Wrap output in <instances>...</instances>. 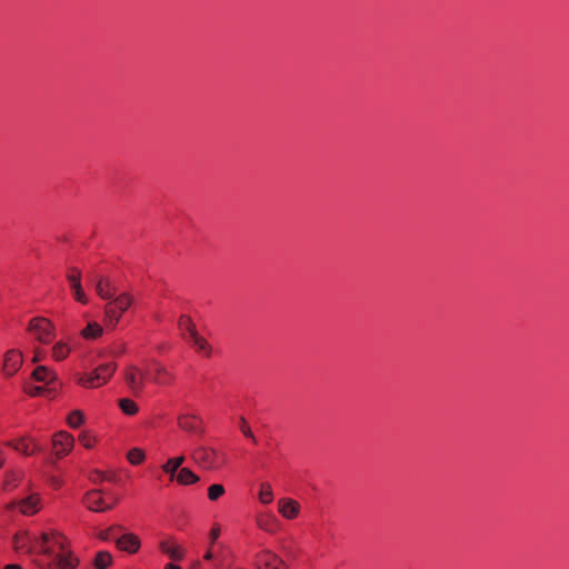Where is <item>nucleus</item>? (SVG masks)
Masks as SVG:
<instances>
[{
	"mask_svg": "<svg viewBox=\"0 0 569 569\" xmlns=\"http://www.w3.org/2000/svg\"><path fill=\"white\" fill-rule=\"evenodd\" d=\"M13 550L43 557L46 569H74L79 560L67 547V539L58 531L34 533L19 530L12 538Z\"/></svg>",
	"mask_w": 569,
	"mask_h": 569,
	"instance_id": "nucleus-1",
	"label": "nucleus"
},
{
	"mask_svg": "<svg viewBox=\"0 0 569 569\" xmlns=\"http://www.w3.org/2000/svg\"><path fill=\"white\" fill-rule=\"evenodd\" d=\"M133 297L123 292L117 297L110 299L104 306V320L111 327H116L121 318V315L126 312L132 305Z\"/></svg>",
	"mask_w": 569,
	"mask_h": 569,
	"instance_id": "nucleus-2",
	"label": "nucleus"
},
{
	"mask_svg": "<svg viewBox=\"0 0 569 569\" xmlns=\"http://www.w3.org/2000/svg\"><path fill=\"white\" fill-rule=\"evenodd\" d=\"M191 459L201 468L206 470H217L223 463V455L216 449L207 446H197L191 451Z\"/></svg>",
	"mask_w": 569,
	"mask_h": 569,
	"instance_id": "nucleus-3",
	"label": "nucleus"
},
{
	"mask_svg": "<svg viewBox=\"0 0 569 569\" xmlns=\"http://www.w3.org/2000/svg\"><path fill=\"white\" fill-rule=\"evenodd\" d=\"M116 368L114 362L101 365L92 373L79 378V383L86 388L100 387L113 376Z\"/></svg>",
	"mask_w": 569,
	"mask_h": 569,
	"instance_id": "nucleus-4",
	"label": "nucleus"
},
{
	"mask_svg": "<svg viewBox=\"0 0 569 569\" xmlns=\"http://www.w3.org/2000/svg\"><path fill=\"white\" fill-rule=\"evenodd\" d=\"M28 331L31 332L34 339L40 343L48 345L54 338V326L47 318H32L28 325Z\"/></svg>",
	"mask_w": 569,
	"mask_h": 569,
	"instance_id": "nucleus-5",
	"label": "nucleus"
},
{
	"mask_svg": "<svg viewBox=\"0 0 569 569\" xmlns=\"http://www.w3.org/2000/svg\"><path fill=\"white\" fill-rule=\"evenodd\" d=\"M147 379L148 372L137 366H129L126 370V383L134 396L142 393Z\"/></svg>",
	"mask_w": 569,
	"mask_h": 569,
	"instance_id": "nucleus-6",
	"label": "nucleus"
},
{
	"mask_svg": "<svg viewBox=\"0 0 569 569\" xmlns=\"http://www.w3.org/2000/svg\"><path fill=\"white\" fill-rule=\"evenodd\" d=\"M102 493L103 491L100 489L88 491L83 498V503L89 510L94 512H103L112 509L118 503V500L114 499L113 503H106Z\"/></svg>",
	"mask_w": 569,
	"mask_h": 569,
	"instance_id": "nucleus-7",
	"label": "nucleus"
},
{
	"mask_svg": "<svg viewBox=\"0 0 569 569\" xmlns=\"http://www.w3.org/2000/svg\"><path fill=\"white\" fill-rule=\"evenodd\" d=\"M258 569H288L286 562L276 553L263 550L256 556Z\"/></svg>",
	"mask_w": 569,
	"mask_h": 569,
	"instance_id": "nucleus-8",
	"label": "nucleus"
},
{
	"mask_svg": "<svg viewBox=\"0 0 569 569\" xmlns=\"http://www.w3.org/2000/svg\"><path fill=\"white\" fill-rule=\"evenodd\" d=\"M158 547L161 552L167 555L173 561H180L184 558V550L172 537L160 540Z\"/></svg>",
	"mask_w": 569,
	"mask_h": 569,
	"instance_id": "nucleus-9",
	"label": "nucleus"
},
{
	"mask_svg": "<svg viewBox=\"0 0 569 569\" xmlns=\"http://www.w3.org/2000/svg\"><path fill=\"white\" fill-rule=\"evenodd\" d=\"M73 437L64 431H60L53 436V449L57 457L67 455L73 447Z\"/></svg>",
	"mask_w": 569,
	"mask_h": 569,
	"instance_id": "nucleus-10",
	"label": "nucleus"
},
{
	"mask_svg": "<svg viewBox=\"0 0 569 569\" xmlns=\"http://www.w3.org/2000/svg\"><path fill=\"white\" fill-rule=\"evenodd\" d=\"M16 506L19 507L20 511L26 516H32L40 509V498L38 495L33 493L28 496L24 499H21L20 501L11 502L8 505V509H12Z\"/></svg>",
	"mask_w": 569,
	"mask_h": 569,
	"instance_id": "nucleus-11",
	"label": "nucleus"
},
{
	"mask_svg": "<svg viewBox=\"0 0 569 569\" xmlns=\"http://www.w3.org/2000/svg\"><path fill=\"white\" fill-rule=\"evenodd\" d=\"M22 365V353L16 349L6 352L3 360V372L13 376Z\"/></svg>",
	"mask_w": 569,
	"mask_h": 569,
	"instance_id": "nucleus-12",
	"label": "nucleus"
},
{
	"mask_svg": "<svg viewBox=\"0 0 569 569\" xmlns=\"http://www.w3.org/2000/svg\"><path fill=\"white\" fill-rule=\"evenodd\" d=\"M114 541L120 550L127 551L129 553H136L141 545L139 537L133 533H124L117 538Z\"/></svg>",
	"mask_w": 569,
	"mask_h": 569,
	"instance_id": "nucleus-13",
	"label": "nucleus"
},
{
	"mask_svg": "<svg viewBox=\"0 0 569 569\" xmlns=\"http://www.w3.org/2000/svg\"><path fill=\"white\" fill-rule=\"evenodd\" d=\"M151 363L153 366V375L150 377V380L152 382L161 386H167L173 381V376L164 366H162L156 360H153Z\"/></svg>",
	"mask_w": 569,
	"mask_h": 569,
	"instance_id": "nucleus-14",
	"label": "nucleus"
},
{
	"mask_svg": "<svg viewBox=\"0 0 569 569\" xmlns=\"http://www.w3.org/2000/svg\"><path fill=\"white\" fill-rule=\"evenodd\" d=\"M278 510L283 518L295 519L299 515L300 505L293 499L283 498L278 501Z\"/></svg>",
	"mask_w": 569,
	"mask_h": 569,
	"instance_id": "nucleus-15",
	"label": "nucleus"
},
{
	"mask_svg": "<svg viewBox=\"0 0 569 569\" xmlns=\"http://www.w3.org/2000/svg\"><path fill=\"white\" fill-rule=\"evenodd\" d=\"M200 422L201 420L194 415H180L178 417L179 427L188 432L202 433Z\"/></svg>",
	"mask_w": 569,
	"mask_h": 569,
	"instance_id": "nucleus-16",
	"label": "nucleus"
},
{
	"mask_svg": "<svg viewBox=\"0 0 569 569\" xmlns=\"http://www.w3.org/2000/svg\"><path fill=\"white\" fill-rule=\"evenodd\" d=\"M96 291L101 299L110 300L114 297L116 290L109 278L98 277L96 281Z\"/></svg>",
	"mask_w": 569,
	"mask_h": 569,
	"instance_id": "nucleus-17",
	"label": "nucleus"
},
{
	"mask_svg": "<svg viewBox=\"0 0 569 569\" xmlns=\"http://www.w3.org/2000/svg\"><path fill=\"white\" fill-rule=\"evenodd\" d=\"M32 378L36 381L49 383L54 380L56 375L49 368L39 366L33 370Z\"/></svg>",
	"mask_w": 569,
	"mask_h": 569,
	"instance_id": "nucleus-18",
	"label": "nucleus"
},
{
	"mask_svg": "<svg viewBox=\"0 0 569 569\" xmlns=\"http://www.w3.org/2000/svg\"><path fill=\"white\" fill-rule=\"evenodd\" d=\"M176 480L179 485L187 486V485L198 482L199 477L193 471H191L189 468H181L179 470V472L177 473Z\"/></svg>",
	"mask_w": 569,
	"mask_h": 569,
	"instance_id": "nucleus-19",
	"label": "nucleus"
},
{
	"mask_svg": "<svg viewBox=\"0 0 569 569\" xmlns=\"http://www.w3.org/2000/svg\"><path fill=\"white\" fill-rule=\"evenodd\" d=\"M257 525L264 531L273 532L277 529V519L272 515H261L257 518Z\"/></svg>",
	"mask_w": 569,
	"mask_h": 569,
	"instance_id": "nucleus-20",
	"label": "nucleus"
},
{
	"mask_svg": "<svg viewBox=\"0 0 569 569\" xmlns=\"http://www.w3.org/2000/svg\"><path fill=\"white\" fill-rule=\"evenodd\" d=\"M7 445L12 447L16 451H19L26 456H30L36 450H38L37 446H34L33 448H30V445L27 442L26 438H22L18 441H9V442H7Z\"/></svg>",
	"mask_w": 569,
	"mask_h": 569,
	"instance_id": "nucleus-21",
	"label": "nucleus"
},
{
	"mask_svg": "<svg viewBox=\"0 0 569 569\" xmlns=\"http://www.w3.org/2000/svg\"><path fill=\"white\" fill-rule=\"evenodd\" d=\"M103 329L97 322H89L87 327L82 330V336L86 339H94L102 335Z\"/></svg>",
	"mask_w": 569,
	"mask_h": 569,
	"instance_id": "nucleus-22",
	"label": "nucleus"
},
{
	"mask_svg": "<svg viewBox=\"0 0 569 569\" xmlns=\"http://www.w3.org/2000/svg\"><path fill=\"white\" fill-rule=\"evenodd\" d=\"M70 348L64 342H58L52 348V358L57 361H61L68 357Z\"/></svg>",
	"mask_w": 569,
	"mask_h": 569,
	"instance_id": "nucleus-23",
	"label": "nucleus"
},
{
	"mask_svg": "<svg viewBox=\"0 0 569 569\" xmlns=\"http://www.w3.org/2000/svg\"><path fill=\"white\" fill-rule=\"evenodd\" d=\"M112 561V557L108 551H99L94 559L97 569H107Z\"/></svg>",
	"mask_w": 569,
	"mask_h": 569,
	"instance_id": "nucleus-24",
	"label": "nucleus"
},
{
	"mask_svg": "<svg viewBox=\"0 0 569 569\" xmlns=\"http://www.w3.org/2000/svg\"><path fill=\"white\" fill-rule=\"evenodd\" d=\"M119 407L123 411V413L129 415V416H133L138 412L137 403L129 398L120 399Z\"/></svg>",
	"mask_w": 569,
	"mask_h": 569,
	"instance_id": "nucleus-25",
	"label": "nucleus"
},
{
	"mask_svg": "<svg viewBox=\"0 0 569 569\" xmlns=\"http://www.w3.org/2000/svg\"><path fill=\"white\" fill-rule=\"evenodd\" d=\"M179 328L182 331L188 332L190 338L197 333L196 327H194L192 320L188 316L180 317Z\"/></svg>",
	"mask_w": 569,
	"mask_h": 569,
	"instance_id": "nucleus-26",
	"label": "nucleus"
},
{
	"mask_svg": "<svg viewBox=\"0 0 569 569\" xmlns=\"http://www.w3.org/2000/svg\"><path fill=\"white\" fill-rule=\"evenodd\" d=\"M67 279L71 289L81 286V271L78 268H70L67 274Z\"/></svg>",
	"mask_w": 569,
	"mask_h": 569,
	"instance_id": "nucleus-27",
	"label": "nucleus"
},
{
	"mask_svg": "<svg viewBox=\"0 0 569 569\" xmlns=\"http://www.w3.org/2000/svg\"><path fill=\"white\" fill-rule=\"evenodd\" d=\"M259 499L262 503L269 505L273 499V492L271 486L268 483H262L259 492Z\"/></svg>",
	"mask_w": 569,
	"mask_h": 569,
	"instance_id": "nucleus-28",
	"label": "nucleus"
},
{
	"mask_svg": "<svg viewBox=\"0 0 569 569\" xmlns=\"http://www.w3.org/2000/svg\"><path fill=\"white\" fill-rule=\"evenodd\" d=\"M20 473L16 471H11L7 473L6 480L3 482V490L10 491L12 488L17 486V482L19 481Z\"/></svg>",
	"mask_w": 569,
	"mask_h": 569,
	"instance_id": "nucleus-29",
	"label": "nucleus"
},
{
	"mask_svg": "<svg viewBox=\"0 0 569 569\" xmlns=\"http://www.w3.org/2000/svg\"><path fill=\"white\" fill-rule=\"evenodd\" d=\"M128 460L132 465H139L144 460V452L138 448H133L128 452Z\"/></svg>",
	"mask_w": 569,
	"mask_h": 569,
	"instance_id": "nucleus-30",
	"label": "nucleus"
},
{
	"mask_svg": "<svg viewBox=\"0 0 569 569\" xmlns=\"http://www.w3.org/2000/svg\"><path fill=\"white\" fill-rule=\"evenodd\" d=\"M224 493V488L222 485L216 483L209 487L208 489V498L211 501L218 500Z\"/></svg>",
	"mask_w": 569,
	"mask_h": 569,
	"instance_id": "nucleus-31",
	"label": "nucleus"
},
{
	"mask_svg": "<svg viewBox=\"0 0 569 569\" xmlns=\"http://www.w3.org/2000/svg\"><path fill=\"white\" fill-rule=\"evenodd\" d=\"M83 422V415L81 411H73L68 417V423L71 428H78Z\"/></svg>",
	"mask_w": 569,
	"mask_h": 569,
	"instance_id": "nucleus-32",
	"label": "nucleus"
},
{
	"mask_svg": "<svg viewBox=\"0 0 569 569\" xmlns=\"http://www.w3.org/2000/svg\"><path fill=\"white\" fill-rule=\"evenodd\" d=\"M162 470L163 472H166L167 475H169L170 477V480H174L177 478V473L179 472V468H177L174 466L173 462H171V460H168L163 466H162Z\"/></svg>",
	"mask_w": 569,
	"mask_h": 569,
	"instance_id": "nucleus-33",
	"label": "nucleus"
},
{
	"mask_svg": "<svg viewBox=\"0 0 569 569\" xmlns=\"http://www.w3.org/2000/svg\"><path fill=\"white\" fill-rule=\"evenodd\" d=\"M190 340L193 342V345L201 351H209V345L208 342L201 338L198 332L190 338Z\"/></svg>",
	"mask_w": 569,
	"mask_h": 569,
	"instance_id": "nucleus-34",
	"label": "nucleus"
},
{
	"mask_svg": "<svg viewBox=\"0 0 569 569\" xmlns=\"http://www.w3.org/2000/svg\"><path fill=\"white\" fill-rule=\"evenodd\" d=\"M79 439L86 448H92L96 442L94 437L88 432H82Z\"/></svg>",
	"mask_w": 569,
	"mask_h": 569,
	"instance_id": "nucleus-35",
	"label": "nucleus"
},
{
	"mask_svg": "<svg viewBox=\"0 0 569 569\" xmlns=\"http://www.w3.org/2000/svg\"><path fill=\"white\" fill-rule=\"evenodd\" d=\"M73 291V297L77 301L81 302V303H87L88 302V299H87V296L82 289V286H79L74 289H71Z\"/></svg>",
	"mask_w": 569,
	"mask_h": 569,
	"instance_id": "nucleus-36",
	"label": "nucleus"
},
{
	"mask_svg": "<svg viewBox=\"0 0 569 569\" xmlns=\"http://www.w3.org/2000/svg\"><path fill=\"white\" fill-rule=\"evenodd\" d=\"M240 430L242 431V433L246 436V437H249L251 438L253 441H256V438L253 437L250 428L247 426V421L244 420V418H241L240 419Z\"/></svg>",
	"mask_w": 569,
	"mask_h": 569,
	"instance_id": "nucleus-37",
	"label": "nucleus"
},
{
	"mask_svg": "<svg viewBox=\"0 0 569 569\" xmlns=\"http://www.w3.org/2000/svg\"><path fill=\"white\" fill-rule=\"evenodd\" d=\"M26 392L32 397H36L40 396L43 392V388L38 386H27Z\"/></svg>",
	"mask_w": 569,
	"mask_h": 569,
	"instance_id": "nucleus-38",
	"label": "nucleus"
},
{
	"mask_svg": "<svg viewBox=\"0 0 569 569\" xmlns=\"http://www.w3.org/2000/svg\"><path fill=\"white\" fill-rule=\"evenodd\" d=\"M112 480L111 478H107L102 472L100 471H94L92 475H91V481L94 482V483H98V482H101L103 480Z\"/></svg>",
	"mask_w": 569,
	"mask_h": 569,
	"instance_id": "nucleus-39",
	"label": "nucleus"
},
{
	"mask_svg": "<svg viewBox=\"0 0 569 569\" xmlns=\"http://www.w3.org/2000/svg\"><path fill=\"white\" fill-rule=\"evenodd\" d=\"M220 536V527L214 525L210 531V541L213 543Z\"/></svg>",
	"mask_w": 569,
	"mask_h": 569,
	"instance_id": "nucleus-40",
	"label": "nucleus"
},
{
	"mask_svg": "<svg viewBox=\"0 0 569 569\" xmlns=\"http://www.w3.org/2000/svg\"><path fill=\"white\" fill-rule=\"evenodd\" d=\"M170 460H171V462L174 463V466L177 468L181 469V465L184 462L186 458H184V456H179L176 458H171Z\"/></svg>",
	"mask_w": 569,
	"mask_h": 569,
	"instance_id": "nucleus-41",
	"label": "nucleus"
},
{
	"mask_svg": "<svg viewBox=\"0 0 569 569\" xmlns=\"http://www.w3.org/2000/svg\"><path fill=\"white\" fill-rule=\"evenodd\" d=\"M124 351H126V346L123 343L116 346L113 349L114 353H123Z\"/></svg>",
	"mask_w": 569,
	"mask_h": 569,
	"instance_id": "nucleus-42",
	"label": "nucleus"
},
{
	"mask_svg": "<svg viewBox=\"0 0 569 569\" xmlns=\"http://www.w3.org/2000/svg\"><path fill=\"white\" fill-rule=\"evenodd\" d=\"M111 531H112V528H110V529H109V530H107V531H102V532L100 533V538H101V539H104V540H107V539H111Z\"/></svg>",
	"mask_w": 569,
	"mask_h": 569,
	"instance_id": "nucleus-43",
	"label": "nucleus"
},
{
	"mask_svg": "<svg viewBox=\"0 0 569 569\" xmlns=\"http://www.w3.org/2000/svg\"><path fill=\"white\" fill-rule=\"evenodd\" d=\"M50 482H51V486L54 488H59L61 486V481L56 477H51Z\"/></svg>",
	"mask_w": 569,
	"mask_h": 569,
	"instance_id": "nucleus-44",
	"label": "nucleus"
},
{
	"mask_svg": "<svg viewBox=\"0 0 569 569\" xmlns=\"http://www.w3.org/2000/svg\"><path fill=\"white\" fill-rule=\"evenodd\" d=\"M40 359H41V351L40 350H36L34 351L33 361L37 362V361H40Z\"/></svg>",
	"mask_w": 569,
	"mask_h": 569,
	"instance_id": "nucleus-45",
	"label": "nucleus"
},
{
	"mask_svg": "<svg viewBox=\"0 0 569 569\" xmlns=\"http://www.w3.org/2000/svg\"><path fill=\"white\" fill-rule=\"evenodd\" d=\"M4 569H22V567L20 565L12 563V565H7L4 567Z\"/></svg>",
	"mask_w": 569,
	"mask_h": 569,
	"instance_id": "nucleus-46",
	"label": "nucleus"
},
{
	"mask_svg": "<svg viewBox=\"0 0 569 569\" xmlns=\"http://www.w3.org/2000/svg\"><path fill=\"white\" fill-rule=\"evenodd\" d=\"M164 569H181V567L173 565V563H167L164 566Z\"/></svg>",
	"mask_w": 569,
	"mask_h": 569,
	"instance_id": "nucleus-47",
	"label": "nucleus"
},
{
	"mask_svg": "<svg viewBox=\"0 0 569 569\" xmlns=\"http://www.w3.org/2000/svg\"><path fill=\"white\" fill-rule=\"evenodd\" d=\"M204 559H207V560L212 559V552H211V550H210V549L206 552V555H204Z\"/></svg>",
	"mask_w": 569,
	"mask_h": 569,
	"instance_id": "nucleus-48",
	"label": "nucleus"
},
{
	"mask_svg": "<svg viewBox=\"0 0 569 569\" xmlns=\"http://www.w3.org/2000/svg\"><path fill=\"white\" fill-rule=\"evenodd\" d=\"M108 498H109V500H110V503H113L114 499H117V500H118V498H117L114 495H112V493H109V495H108Z\"/></svg>",
	"mask_w": 569,
	"mask_h": 569,
	"instance_id": "nucleus-49",
	"label": "nucleus"
},
{
	"mask_svg": "<svg viewBox=\"0 0 569 569\" xmlns=\"http://www.w3.org/2000/svg\"><path fill=\"white\" fill-rule=\"evenodd\" d=\"M4 462V456H3V452L0 450V468L2 467Z\"/></svg>",
	"mask_w": 569,
	"mask_h": 569,
	"instance_id": "nucleus-50",
	"label": "nucleus"
}]
</instances>
